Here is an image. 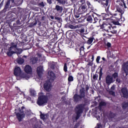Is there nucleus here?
Listing matches in <instances>:
<instances>
[{
    "label": "nucleus",
    "mask_w": 128,
    "mask_h": 128,
    "mask_svg": "<svg viewBox=\"0 0 128 128\" xmlns=\"http://www.w3.org/2000/svg\"><path fill=\"white\" fill-rule=\"evenodd\" d=\"M112 22L115 26H120V22L118 21H114Z\"/></svg>",
    "instance_id": "37998d69"
},
{
    "label": "nucleus",
    "mask_w": 128,
    "mask_h": 128,
    "mask_svg": "<svg viewBox=\"0 0 128 128\" xmlns=\"http://www.w3.org/2000/svg\"><path fill=\"white\" fill-rule=\"evenodd\" d=\"M128 108V102H124L122 105L123 108Z\"/></svg>",
    "instance_id": "e433bc0d"
},
{
    "label": "nucleus",
    "mask_w": 128,
    "mask_h": 128,
    "mask_svg": "<svg viewBox=\"0 0 128 128\" xmlns=\"http://www.w3.org/2000/svg\"><path fill=\"white\" fill-rule=\"evenodd\" d=\"M86 4H88V6H89V8H90L92 6V4H90V2L87 1Z\"/></svg>",
    "instance_id": "09e8293b"
},
{
    "label": "nucleus",
    "mask_w": 128,
    "mask_h": 128,
    "mask_svg": "<svg viewBox=\"0 0 128 128\" xmlns=\"http://www.w3.org/2000/svg\"><path fill=\"white\" fill-rule=\"evenodd\" d=\"M80 32L81 34H84V28L80 29Z\"/></svg>",
    "instance_id": "de8ad7c7"
},
{
    "label": "nucleus",
    "mask_w": 128,
    "mask_h": 128,
    "mask_svg": "<svg viewBox=\"0 0 128 128\" xmlns=\"http://www.w3.org/2000/svg\"><path fill=\"white\" fill-rule=\"evenodd\" d=\"M16 62H18V64H24V59L22 58H18L16 60Z\"/></svg>",
    "instance_id": "bb28decb"
},
{
    "label": "nucleus",
    "mask_w": 128,
    "mask_h": 128,
    "mask_svg": "<svg viewBox=\"0 0 128 128\" xmlns=\"http://www.w3.org/2000/svg\"><path fill=\"white\" fill-rule=\"evenodd\" d=\"M116 11L122 14H124V4H120L118 6H116Z\"/></svg>",
    "instance_id": "6e6552de"
},
{
    "label": "nucleus",
    "mask_w": 128,
    "mask_h": 128,
    "mask_svg": "<svg viewBox=\"0 0 128 128\" xmlns=\"http://www.w3.org/2000/svg\"><path fill=\"white\" fill-rule=\"evenodd\" d=\"M22 78H26V80H28L30 78V76L28 75V74H24L22 75Z\"/></svg>",
    "instance_id": "2f4dec72"
},
{
    "label": "nucleus",
    "mask_w": 128,
    "mask_h": 128,
    "mask_svg": "<svg viewBox=\"0 0 128 128\" xmlns=\"http://www.w3.org/2000/svg\"><path fill=\"white\" fill-rule=\"evenodd\" d=\"M100 56H97L96 58V61L98 64L100 62Z\"/></svg>",
    "instance_id": "a18cd8bd"
},
{
    "label": "nucleus",
    "mask_w": 128,
    "mask_h": 128,
    "mask_svg": "<svg viewBox=\"0 0 128 128\" xmlns=\"http://www.w3.org/2000/svg\"><path fill=\"white\" fill-rule=\"evenodd\" d=\"M123 4V6H124V8H126V3H124V2H123V4Z\"/></svg>",
    "instance_id": "bf43d9fd"
},
{
    "label": "nucleus",
    "mask_w": 128,
    "mask_h": 128,
    "mask_svg": "<svg viewBox=\"0 0 128 128\" xmlns=\"http://www.w3.org/2000/svg\"><path fill=\"white\" fill-rule=\"evenodd\" d=\"M36 56H38V58H40L42 56V54H37Z\"/></svg>",
    "instance_id": "680f3d73"
},
{
    "label": "nucleus",
    "mask_w": 128,
    "mask_h": 128,
    "mask_svg": "<svg viewBox=\"0 0 128 128\" xmlns=\"http://www.w3.org/2000/svg\"><path fill=\"white\" fill-rule=\"evenodd\" d=\"M44 87L45 90H46V92H50L52 86V83H50V81H48L44 84Z\"/></svg>",
    "instance_id": "0eeeda50"
},
{
    "label": "nucleus",
    "mask_w": 128,
    "mask_h": 128,
    "mask_svg": "<svg viewBox=\"0 0 128 128\" xmlns=\"http://www.w3.org/2000/svg\"><path fill=\"white\" fill-rule=\"evenodd\" d=\"M60 4H66V0H56Z\"/></svg>",
    "instance_id": "c85d7f7f"
},
{
    "label": "nucleus",
    "mask_w": 128,
    "mask_h": 128,
    "mask_svg": "<svg viewBox=\"0 0 128 128\" xmlns=\"http://www.w3.org/2000/svg\"><path fill=\"white\" fill-rule=\"evenodd\" d=\"M110 94H112V96H114V92L112 91H110Z\"/></svg>",
    "instance_id": "13d9d810"
},
{
    "label": "nucleus",
    "mask_w": 128,
    "mask_h": 128,
    "mask_svg": "<svg viewBox=\"0 0 128 128\" xmlns=\"http://www.w3.org/2000/svg\"><path fill=\"white\" fill-rule=\"evenodd\" d=\"M30 94L31 96H36V92L34 89H30Z\"/></svg>",
    "instance_id": "b1692460"
},
{
    "label": "nucleus",
    "mask_w": 128,
    "mask_h": 128,
    "mask_svg": "<svg viewBox=\"0 0 128 128\" xmlns=\"http://www.w3.org/2000/svg\"><path fill=\"white\" fill-rule=\"evenodd\" d=\"M40 5L41 6H44V2H42L41 3H40Z\"/></svg>",
    "instance_id": "4d7b16f0"
},
{
    "label": "nucleus",
    "mask_w": 128,
    "mask_h": 128,
    "mask_svg": "<svg viewBox=\"0 0 128 128\" xmlns=\"http://www.w3.org/2000/svg\"><path fill=\"white\" fill-rule=\"evenodd\" d=\"M110 32H112V34H116L117 30H116V26H111V28H110Z\"/></svg>",
    "instance_id": "aec40b11"
},
{
    "label": "nucleus",
    "mask_w": 128,
    "mask_h": 128,
    "mask_svg": "<svg viewBox=\"0 0 128 128\" xmlns=\"http://www.w3.org/2000/svg\"><path fill=\"white\" fill-rule=\"evenodd\" d=\"M81 8L83 12H86V5H84L82 6Z\"/></svg>",
    "instance_id": "473e14b6"
},
{
    "label": "nucleus",
    "mask_w": 128,
    "mask_h": 128,
    "mask_svg": "<svg viewBox=\"0 0 128 128\" xmlns=\"http://www.w3.org/2000/svg\"><path fill=\"white\" fill-rule=\"evenodd\" d=\"M22 72V70H20V68L18 66H16L14 70V74L16 76H18Z\"/></svg>",
    "instance_id": "ddd939ff"
},
{
    "label": "nucleus",
    "mask_w": 128,
    "mask_h": 128,
    "mask_svg": "<svg viewBox=\"0 0 128 128\" xmlns=\"http://www.w3.org/2000/svg\"><path fill=\"white\" fill-rule=\"evenodd\" d=\"M116 80L112 78V76L108 75L106 78V84L108 86H110V84H112V82H114Z\"/></svg>",
    "instance_id": "39448f33"
},
{
    "label": "nucleus",
    "mask_w": 128,
    "mask_h": 128,
    "mask_svg": "<svg viewBox=\"0 0 128 128\" xmlns=\"http://www.w3.org/2000/svg\"><path fill=\"white\" fill-rule=\"evenodd\" d=\"M55 20H60L61 18L60 17H55Z\"/></svg>",
    "instance_id": "5fc2aeb1"
},
{
    "label": "nucleus",
    "mask_w": 128,
    "mask_h": 128,
    "mask_svg": "<svg viewBox=\"0 0 128 128\" xmlns=\"http://www.w3.org/2000/svg\"><path fill=\"white\" fill-rule=\"evenodd\" d=\"M68 82H72L74 80V77L72 76H69L68 78Z\"/></svg>",
    "instance_id": "a19ab883"
},
{
    "label": "nucleus",
    "mask_w": 128,
    "mask_h": 128,
    "mask_svg": "<svg viewBox=\"0 0 128 128\" xmlns=\"http://www.w3.org/2000/svg\"><path fill=\"white\" fill-rule=\"evenodd\" d=\"M88 66H92V62H90L88 64Z\"/></svg>",
    "instance_id": "69168bd1"
},
{
    "label": "nucleus",
    "mask_w": 128,
    "mask_h": 128,
    "mask_svg": "<svg viewBox=\"0 0 128 128\" xmlns=\"http://www.w3.org/2000/svg\"><path fill=\"white\" fill-rule=\"evenodd\" d=\"M64 72H68V66H66V64H64Z\"/></svg>",
    "instance_id": "4c0bfd02"
},
{
    "label": "nucleus",
    "mask_w": 128,
    "mask_h": 128,
    "mask_svg": "<svg viewBox=\"0 0 128 128\" xmlns=\"http://www.w3.org/2000/svg\"><path fill=\"white\" fill-rule=\"evenodd\" d=\"M84 110V105L82 104H78L75 108L76 114V120H78L80 116V114H82Z\"/></svg>",
    "instance_id": "f03ea898"
},
{
    "label": "nucleus",
    "mask_w": 128,
    "mask_h": 128,
    "mask_svg": "<svg viewBox=\"0 0 128 128\" xmlns=\"http://www.w3.org/2000/svg\"><path fill=\"white\" fill-rule=\"evenodd\" d=\"M114 88H116V86L113 85V86L111 87L110 90H114Z\"/></svg>",
    "instance_id": "3c124183"
},
{
    "label": "nucleus",
    "mask_w": 128,
    "mask_h": 128,
    "mask_svg": "<svg viewBox=\"0 0 128 128\" xmlns=\"http://www.w3.org/2000/svg\"><path fill=\"white\" fill-rule=\"evenodd\" d=\"M56 66V63L54 62H52L51 64H50V68L52 69L54 68V67Z\"/></svg>",
    "instance_id": "c03bdc74"
},
{
    "label": "nucleus",
    "mask_w": 128,
    "mask_h": 128,
    "mask_svg": "<svg viewBox=\"0 0 128 128\" xmlns=\"http://www.w3.org/2000/svg\"><path fill=\"white\" fill-rule=\"evenodd\" d=\"M96 2H98L100 4H102V6H108V0H94Z\"/></svg>",
    "instance_id": "2eb2a0df"
},
{
    "label": "nucleus",
    "mask_w": 128,
    "mask_h": 128,
    "mask_svg": "<svg viewBox=\"0 0 128 128\" xmlns=\"http://www.w3.org/2000/svg\"><path fill=\"white\" fill-rule=\"evenodd\" d=\"M48 76L50 80L54 81L56 78V74H54V73L52 71H49L48 72Z\"/></svg>",
    "instance_id": "9d476101"
},
{
    "label": "nucleus",
    "mask_w": 128,
    "mask_h": 128,
    "mask_svg": "<svg viewBox=\"0 0 128 128\" xmlns=\"http://www.w3.org/2000/svg\"><path fill=\"white\" fill-rule=\"evenodd\" d=\"M110 8V6H108L106 8V12H107V14H112V12H110V10H109Z\"/></svg>",
    "instance_id": "c9c22d12"
},
{
    "label": "nucleus",
    "mask_w": 128,
    "mask_h": 128,
    "mask_svg": "<svg viewBox=\"0 0 128 128\" xmlns=\"http://www.w3.org/2000/svg\"><path fill=\"white\" fill-rule=\"evenodd\" d=\"M16 116L18 122H22V118L26 116L24 111L20 110V112L16 114Z\"/></svg>",
    "instance_id": "423d86ee"
},
{
    "label": "nucleus",
    "mask_w": 128,
    "mask_h": 128,
    "mask_svg": "<svg viewBox=\"0 0 128 128\" xmlns=\"http://www.w3.org/2000/svg\"><path fill=\"white\" fill-rule=\"evenodd\" d=\"M121 96L128 98V88L124 87L121 89V92H120Z\"/></svg>",
    "instance_id": "20e7f679"
},
{
    "label": "nucleus",
    "mask_w": 128,
    "mask_h": 128,
    "mask_svg": "<svg viewBox=\"0 0 128 128\" xmlns=\"http://www.w3.org/2000/svg\"><path fill=\"white\" fill-rule=\"evenodd\" d=\"M82 24H78V25H76V26H74L72 24H69L68 26V28H71V30H76V28H82Z\"/></svg>",
    "instance_id": "f3484780"
},
{
    "label": "nucleus",
    "mask_w": 128,
    "mask_h": 128,
    "mask_svg": "<svg viewBox=\"0 0 128 128\" xmlns=\"http://www.w3.org/2000/svg\"><path fill=\"white\" fill-rule=\"evenodd\" d=\"M47 2L49 4H52V0H47Z\"/></svg>",
    "instance_id": "864d4df0"
},
{
    "label": "nucleus",
    "mask_w": 128,
    "mask_h": 128,
    "mask_svg": "<svg viewBox=\"0 0 128 128\" xmlns=\"http://www.w3.org/2000/svg\"><path fill=\"white\" fill-rule=\"evenodd\" d=\"M90 28L91 30H94V25H91L90 26Z\"/></svg>",
    "instance_id": "052dcab7"
},
{
    "label": "nucleus",
    "mask_w": 128,
    "mask_h": 128,
    "mask_svg": "<svg viewBox=\"0 0 128 128\" xmlns=\"http://www.w3.org/2000/svg\"><path fill=\"white\" fill-rule=\"evenodd\" d=\"M74 102H78V100L80 98V96L76 94L74 96Z\"/></svg>",
    "instance_id": "cd10ccee"
},
{
    "label": "nucleus",
    "mask_w": 128,
    "mask_h": 128,
    "mask_svg": "<svg viewBox=\"0 0 128 128\" xmlns=\"http://www.w3.org/2000/svg\"><path fill=\"white\" fill-rule=\"evenodd\" d=\"M116 82H118V84H120V78H117L116 80Z\"/></svg>",
    "instance_id": "6e6d98bb"
},
{
    "label": "nucleus",
    "mask_w": 128,
    "mask_h": 128,
    "mask_svg": "<svg viewBox=\"0 0 128 128\" xmlns=\"http://www.w3.org/2000/svg\"><path fill=\"white\" fill-rule=\"evenodd\" d=\"M74 16H75L76 18H80V16L76 15Z\"/></svg>",
    "instance_id": "774afa93"
},
{
    "label": "nucleus",
    "mask_w": 128,
    "mask_h": 128,
    "mask_svg": "<svg viewBox=\"0 0 128 128\" xmlns=\"http://www.w3.org/2000/svg\"><path fill=\"white\" fill-rule=\"evenodd\" d=\"M10 0H8L5 5L4 10H8V8H10Z\"/></svg>",
    "instance_id": "a878e982"
},
{
    "label": "nucleus",
    "mask_w": 128,
    "mask_h": 128,
    "mask_svg": "<svg viewBox=\"0 0 128 128\" xmlns=\"http://www.w3.org/2000/svg\"><path fill=\"white\" fill-rule=\"evenodd\" d=\"M33 64H36V62L38 60V57H34L30 58V60Z\"/></svg>",
    "instance_id": "393cba45"
},
{
    "label": "nucleus",
    "mask_w": 128,
    "mask_h": 128,
    "mask_svg": "<svg viewBox=\"0 0 128 128\" xmlns=\"http://www.w3.org/2000/svg\"><path fill=\"white\" fill-rule=\"evenodd\" d=\"M122 74H125L126 76H128V62L123 63L122 66Z\"/></svg>",
    "instance_id": "7ed1b4c3"
},
{
    "label": "nucleus",
    "mask_w": 128,
    "mask_h": 128,
    "mask_svg": "<svg viewBox=\"0 0 128 128\" xmlns=\"http://www.w3.org/2000/svg\"><path fill=\"white\" fill-rule=\"evenodd\" d=\"M96 128H100V124H98L97 126H96Z\"/></svg>",
    "instance_id": "0e129e2a"
},
{
    "label": "nucleus",
    "mask_w": 128,
    "mask_h": 128,
    "mask_svg": "<svg viewBox=\"0 0 128 128\" xmlns=\"http://www.w3.org/2000/svg\"><path fill=\"white\" fill-rule=\"evenodd\" d=\"M14 54V52L8 50V52H7V55H8V56H12Z\"/></svg>",
    "instance_id": "72a5a7b5"
},
{
    "label": "nucleus",
    "mask_w": 128,
    "mask_h": 128,
    "mask_svg": "<svg viewBox=\"0 0 128 128\" xmlns=\"http://www.w3.org/2000/svg\"><path fill=\"white\" fill-rule=\"evenodd\" d=\"M106 46L108 48H110V46H112V44L110 42H108Z\"/></svg>",
    "instance_id": "603ef678"
},
{
    "label": "nucleus",
    "mask_w": 128,
    "mask_h": 128,
    "mask_svg": "<svg viewBox=\"0 0 128 128\" xmlns=\"http://www.w3.org/2000/svg\"><path fill=\"white\" fill-rule=\"evenodd\" d=\"M94 24H96V22L98 20V17H96V14H94Z\"/></svg>",
    "instance_id": "7c9ffc66"
},
{
    "label": "nucleus",
    "mask_w": 128,
    "mask_h": 128,
    "mask_svg": "<svg viewBox=\"0 0 128 128\" xmlns=\"http://www.w3.org/2000/svg\"><path fill=\"white\" fill-rule=\"evenodd\" d=\"M102 68H101L99 72V80H102Z\"/></svg>",
    "instance_id": "c756f323"
},
{
    "label": "nucleus",
    "mask_w": 128,
    "mask_h": 128,
    "mask_svg": "<svg viewBox=\"0 0 128 128\" xmlns=\"http://www.w3.org/2000/svg\"><path fill=\"white\" fill-rule=\"evenodd\" d=\"M16 88L17 90H18V92H20V88H18V87H16Z\"/></svg>",
    "instance_id": "338daca9"
},
{
    "label": "nucleus",
    "mask_w": 128,
    "mask_h": 128,
    "mask_svg": "<svg viewBox=\"0 0 128 128\" xmlns=\"http://www.w3.org/2000/svg\"><path fill=\"white\" fill-rule=\"evenodd\" d=\"M16 46H18V43H16V42H13V43L12 44V46L10 47L11 48H16Z\"/></svg>",
    "instance_id": "f704fd0d"
},
{
    "label": "nucleus",
    "mask_w": 128,
    "mask_h": 128,
    "mask_svg": "<svg viewBox=\"0 0 128 128\" xmlns=\"http://www.w3.org/2000/svg\"><path fill=\"white\" fill-rule=\"evenodd\" d=\"M94 38L91 37L88 38V40L86 42V44H92V42H94Z\"/></svg>",
    "instance_id": "5701e85b"
},
{
    "label": "nucleus",
    "mask_w": 128,
    "mask_h": 128,
    "mask_svg": "<svg viewBox=\"0 0 128 128\" xmlns=\"http://www.w3.org/2000/svg\"><path fill=\"white\" fill-rule=\"evenodd\" d=\"M40 127H38V124H35L34 126V128H39Z\"/></svg>",
    "instance_id": "e2e57ef3"
},
{
    "label": "nucleus",
    "mask_w": 128,
    "mask_h": 128,
    "mask_svg": "<svg viewBox=\"0 0 128 128\" xmlns=\"http://www.w3.org/2000/svg\"><path fill=\"white\" fill-rule=\"evenodd\" d=\"M110 51L107 52V56H109L110 58Z\"/></svg>",
    "instance_id": "8fccbe9b"
},
{
    "label": "nucleus",
    "mask_w": 128,
    "mask_h": 128,
    "mask_svg": "<svg viewBox=\"0 0 128 128\" xmlns=\"http://www.w3.org/2000/svg\"><path fill=\"white\" fill-rule=\"evenodd\" d=\"M54 10H56V12H62L64 8L62 6L56 5L55 6Z\"/></svg>",
    "instance_id": "a211bd4d"
},
{
    "label": "nucleus",
    "mask_w": 128,
    "mask_h": 128,
    "mask_svg": "<svg viewBox=\"0 0 128 128\" xmlns=\"http://www.w3.org/2000/svg\"><path fill=\"white\" fill-rule=\"evenodd\" d=\"M106 104L105 102H102L100 103V106H106Z\"/></svg>",
    "instance_id": "58836bf2"
},
{
    "label": "nucleus",
    "mask_w": 128,
    "mask_h": 128,
    "mask_svg": "<svg viewBox=\"0 0 128 128\" xmlns=\"http://www.w3.org/2000/svg\"><path fill=\"white\" fill-rule=\"evenodd\" d=\"M111 26H110V24H103V28H104V30H110Z\"/></svg>",
    "instance_id": "4be33fe9"
},
{
    "label": "nucleus",
    "mask_w": 128,
    "mask_h": 128,
    "mask_svg": "<svg viewBox=\"0 0 128 128\" xmlns=\"http://www.w3.org/2000/svg\"><path fill=\"white\" fill-rule=\"evenodd\" d=\"M24 71L27 74H32V67L29 65H26L24 68Z\"/></svg>",
    "instance_id": "dca6fc26"
},
{
    "label": "nucleus",
    "mask_w": 128,
    "mask_h": 128,
    "mask_svg": "<svg viewBox=\"0 0 128 128\" xmlns=\"http://www.w3.org/2000/svg\"><path fill=\"white\" fill-rule=\"evenodd\" d=\"M76 52H80V56H84L86 53L84 52V46H81L80 48H76Z\"/></svg>",
    "instance_id": "9b49d317"
},
{
    "label": "nucleus",
    "mask_w": 128,
    "mask_h": 128,
    "mask_svg": "<svg viewBox=\"0 0 128 128\" xmlns=\"http://www.w3.org/2000/svg\"><path fill=\"white\" fill-rule=\"evenodd\" d=\"M98 74H95L93 76V78L94 80H98Z\"/></svg>",
    "instance_id": "79ce46f5"
},
{
    "label": "nucleus",
    "mask_w": 128,
    "mask_h": 128,
    "mask_svg": "<svg viewBox=\"0 0 128 128\" xmlns=\"http://www.w3.org/2000/svg\"><path fill=\"white\" fill-rule=\"evenodd\" d=\"M118 76V73L116 72H114V74H112V77L113 78H114V80H115L116 78V77Z\"/></svg>",
    "instance_id": "ea45409f"
},
{
    "label": "nucleus",
    "mask_w": 128,
    "mask_h": 128,
    "mask_svg": "<svg viewBox=\"0 0 128 128\" xmlns=\"http://www.w3.org/2000/svg\"><path fill=\"white\" fill-rule=\"evenodd\" d=\"M43 72H44V68H42V66H40L37 68V73L40 78H42V76Z\"/></svg>",
    "instance_id": "f8f14e48"
},
{
    "label": "nucleus",
    "mask_w": 128,
    "mask_h": 128,
    "mask_svg": "<svg viewBox=\"0 0 128 128\" xmlns=\"http://www.w3.org/2000/svg\"><path fill=\"white\" fill-rule=\"evenodd\" d=\"M8 50L13 52V53L16 54L18 55L20 54L22 52V50L20 48H14V47H10L8 48Z\"/></svg>",
    "instance_id": "1a4fd4ad"
},
{
    "label": "nucleus",
    "mask_w": 128,
    "mask_h": 128,
    "mask_svg": "<svg viewBox=\"0 0 128 128\" xmlns=\"http://www.w3.org/2000/svg\"><path fill=\"white\" fill-rule=\"evenodd\" d=\"M51 96L52 95L50 94V93L47 94L46 96L44 95L40 96L38 98L36 102L38 106H40L46 104L48 103V98Z\"/></svg>",
    "instance_id": "f257e3e1"
},
{
    "label": "nucleus",
    "mask_w": 128,
    "mask_h": 128,
    "mask_svg": "<svg viewBox=\"0 0 128 128\" xmlns=\"http://www.w3.org/2000/svg\"><path fill=\"white\" fill-rule=\"evenodd\" d=\"M94 16V14L91 15H89L86 18L87 22H92Z\"/></svg>",
    "instance_id": "412c9836"
},
{
    "label": "nucleus",
    "mask_w": 128,
    "mask_h": 128,
    "mask_svg": "<svg viewBox=\"0 0 128 128\" xmlns=\"http://www.w3.org/2000/svg\"><path fill=\"white\" fill-rule=\"evenodd\" d=\"M40 118L41 120H47L48 118V114H42L41 113L40 115Z\"/></svg>",
    "instance_id": "6ab92c4d"
},
{
    "label": "nucleus",
    "mask_w": 128,
    "mask_h": 128,
    "mask_svg": "<svg viewBox=\"0 0 128 128\" xmlns=\"http://www.w3.org/2000/svg\"><path fill=\"white\" fill-rule=\"evenodd\" d=\"M85 90L84 88H82L80 90V95H79L80 98H84L86 96V92H84Z\"/></svg>",
    "instance_id": "4468645a"
},
{
    "label": "nucleus",
    "mask_w": 128,
    "mask_h": 128,
    "mask_svg": "<svg viewBox=\"0 0 128 128\" xmlns=\"http://www.w3.org/2000/svg\"><path fill=\"white\" fill-rule=\"evenodd\" d=\"M88 90H90V87L86 85V94H88Z\"/></svg>",
    "instance_id": "49530a36"
}]
</instances>
